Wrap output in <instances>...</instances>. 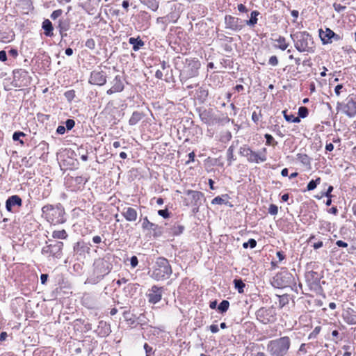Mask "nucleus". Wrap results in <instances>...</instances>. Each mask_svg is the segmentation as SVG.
Segmentation results:
<instances>
[{"mask_svg":"<svg viewBox=\"0 0 356 356\" xmlns=\"http://www.w3.org/2000/svg\"><path fill=\"white\" fill-rule=\"evenodd\" d=\"M114 257L113 254L108 253L102 258L95 259L93 263L92 274L87 279L86 282L96 284L102 280L113 269Z\"/></svg>","mask_w":356,"mask_h":356,"instance_id":"1","label":"nucleus"},{"mask_svg":"<svg viewBox=\"0 0 356 356\" xmlns=\"http://www.w3.org/2000/svg\"><path fill=\"white\" fill-rule=\"evenodd\" d=\"M175 65L180 72L179 76L181 82L197 76L201 65L197 58H186L184 60V58L179 56L175 58Z\"/></svg>","mask_w":356,"mask_h":356,"instance_id":"2","label":"nucleus"},{"mask_svg":"<svg viewBox=\"0 0 356 356\" xmlns=\"http://www.w3.org/2000/svg\"><path fill=\"white\" fill-rule=\"evenodd\" d=\"M42 213V216L51 224H63L66 221L65 209L60 203L43 206Z\"/></svg>","mask_w":356,"mask_h":356,"instance_id":"3","label":"nucleus"},{"mask_svg":"<svg viewBox=\"0 0 356 356\" xmlns=\"http://www.w3.org/2000/svg\"><path fill=\"white\" fill-rule=\"evenodd\" d=\"M291 345V339L288 336L270 340L266 345V350L270 356H285Z\"/></svg>","mask_w":356,"mask_h":356,"instance_id":"4","label":"nucleus"},{"mask_svg":"<svg viewBox=\"0 0 356 356\" xmlns=\"http://www.w3.org/2000/svg\"><path fill=\"white\" fill-rule=\"evenodd\" d=\"M172 273L171 266L168 260L164 257H159L150 273V277L156 280L168 279Z\"/></svg>","mask_w":356,"mask_h":356,"instance_id":"5","label":"nucleus"},{"mask_svg":"<svg viewBox=\"0 0 356 356\" xmlns=\"http://www.w3.org/2000/svg\"><path fill=\"white\" fill-rule=\"evenodd\" d=\"M266 148L261 149L259 152L252 150L248 146L243 145L240 147L239 153L241 156L247 158L251 163H259L266 161Z\"/></svg>","mask_w":356,"mask_h":356,"instance_id":"6","label":"nucleus"},{"mask_svg":"<svg viewBox=\"0 0 356 356\" xmlns=\"http://www.w3.org/2000/svg\"><path fill=\"white\" fill-rule=\"evenodd\" d=\"M337 110H341L347 117L353 118L356 115V95H349L344 102H337Z\"/></svg>","mask_w":356,"mask_h":356,"instance_id":"7","label":"nucleus"},{"mask_svg":"<svg viewBox=\"0 0 356 356\" xmlns=\"http://www.w3.org/2000/svg\"><path fill=\"white\" fill-rule=\"evenodd\" d=\"M293 284H295V280L293 275L286 270L277 273L272 280L273 286L278 289L289 287Z\"/></svg>","mask_w":356,"mask_h":356,"instance_id":"8","label":"nucleus"},{"mask_svg":"<svg viewBox=\"0 0 356 356\" xmlns=\"http://www.w3.org/2000/svg\"><path fill=\"white\" fill-rule=\"evenodd\" d=\"M255 315L257 319L264 325L273 323L276 321V312L273 307H261L256 312Z\"/></svg>","mask_w":356,"mask_h":356,"instance_id":"9","label":"nucleus"},{"mask_svg":"<svg viewBox=\"0 0 356 356\" xmlns=\"http://www.w3.org/2000/svg\"><path fill=\"white\" fill-rule=\"evenodd\" d=\"M13 85L15 87H24L29 86L32 81L29 72L24 69H16L13 72Z\"/></svg>","mask_w":356,"mask_h":356,"instance_id":"10","label":"nucleus"},{"mask_svg":"<svg viewBox=\"0 0 356 356\" xmlns=\"http://www.w3.org/2000/svg\"><path fill=\"white\" fill-rule=\"evenodd\" d=\"M106 73L99 68L91 72L88 82L92 85L102 86L106 83Z\"/></svg>","mask_w":356,"mask_h":356,"instance_id":"11","label":"nucleus"},{"mask_svg":"<svg viewBox=\"0 0 356 356\" xmlns=\"http://www.w3.org/2000/svg\"><path fill=\"white\" fill-rule=\"evenodd\" d=\"M319 37L321 38L323 44L332 43L333 42H339L341 40V36L336 34L333 31L329 28H326L325 31H319Z\"/></svg>","mask_w":356,"mask_h":356,"instance_id":"12","label":"nucleus"},{"mask_svg":"<svg viewBox=\"0 0 356 356\" xmlns=\"http://www.w3.org/2000/svg\"><path fill=\"white\" fill-rule=\"evenodd\" d=\"M164 289L162 286H158L156 285H154L149 289L148 293L147 294L148 298V301L152 304H156L162 298L163 293Z\"/></svg>","mask_w":356,"mask_h":356,"instance_id":"13","label":"nucleus"},{"mask_svg":"<svg viewBox=\"0 0 356 356\" xmlns=\"http://www.w3.org/2000/svg\"><path fill=\"white\" fill-rule=\"evenodd\" d=\"M201 121L207 124H213L216 120L212 109L199 108L197 109Z\"/></svg>","mask_w":356,"mask_h":356,"instance_id":"14","label":"nucleus"},{"mask_svg":"<svg viewBox=\"0 0 356 356\" xmlns=\"http://www.w3.org/2000/svg\"><path fill=\"white\" fill-rule=\"evenodd\" d=\"M124 78L122 75L118 74L111 82L112 86L106 91L107 95H112L116 92H122L124 88Z\"/></svg>","mask_w":356,"mask_h":356,"instance_id":"15","label":"nucleus"},{"mask_svg":"<svg viewBox=\"0 0 356 356\" xmlns=\"http://www.w3.org/2000/svg\"><path fill=\"white\" fill-rule=\"evenodd\" d=\"M22 206V200L18 195H13L6 201V209L8 212L13 213L16 208H20Z\"/></svg>","mask_w":356,"mask_h":356,"instance_id":"16","label":"nucleus"},{"mask_svg":"<svg viewBox=\"0 0 356 356\" xmlns=\"http://www.w3.org/2000/svg\"><path fill=\"white\" fill-rule=\"evenodd\" d=\"M142 227L144 229L152 230L154 231L153 236L154 237H159L163 234L164 232V227H159L158 225L151 222L147 217L143 218V221L142 223Z\"/></svg>","mask_w":356,"mask_h":356,"instance_id":"17","label":"nucleus"},{"mask_svg":"<svg viewBox=\"0 0 356 356\" xmlns=\"http://www.w3.org/2000/svg\"><path fill=\"white\" fill-rule=\"evenodd\" d=\"M73 250L75 255L85 258L86 254H90V248L83 241H81L74 244Z\"/></svg>","mask_w":356,"mask_h":356,"instance_id":"18","label":"nucleus"},{"mask_svg":"<svg viewBox=\"0 0 356 356\" xmlns=\"http://www.w3.org/2000/svg\"><path fill=\"white\" fill-rule=\"evenodd\" d=\"M225 22L226 27L232 30H240L243 26V21L241 19L231 15L226 16Z\"/></svg>","mask_w":356,"mask_h":356,"instance_id":"19","label":"nucleus"},{"mask_svg":"<svg viewBox=\"0 0 356 356\" xmlns=\"http://www.w3.org/2000/svg\"><path fill=\"white\" fill-rule=\"evenodd\" d=\"M167 227L164 228V232H167L170 236H179L183 233L184 230V226L175 222L174 223L165 224Z\"/></svg>","mask_w":356,"mask_h":356,"instance_id":"20","label":"nucleus"},{"mask_svg":"<svg viewBox=\"0 0 356 356\" xmlns=\"http://www.w3.org/2000/svg\"><path fill=\"white\" fill-rule=\"evenodd\" d=\"M307 280L309 286L312 290L318 293L320 292L321 291H323V289H321L320 286V280L318 278L317 273L312 272V273H310V275H308L307 277Z\"/></svg>","mask_w":356,"mask_h":356,"instance_id":"21","label":"nucleus"},{"mask_svg":"<svg viewBox=\"0 0 356 356\" xmlns=\"http://www.w3.org/2000/svg\"><path fill=\"white\" fill-rule=\"evenodd\" d=\"M186 194L191 197V204L192 206H197V204H202V200L204 199V193L200 191L188 190Z\"/></svg>","mask_w":356,"mask_h":356,"instance_id":"22","label":"nucleus"},{"mask_svg":"<svg viewBox=\"0 0 356 356\" xmlns=\"http://www.w3.org/2000/svg\"><path fill=\"white\" fill-rule=\"evenodd\" d=\"M95 332L99 337H106L111 332V325L106 321H100Z\"/></svg>","mask_w":356,"mask_h":356,"instance_id":"23","label":"nucleus"},{"mask_svg":"<svg viewBox=\"0 0 356 356\" xmlns=\"http://www.w3.org/2000/svg\"><path fill=\"white\" fill-rule=\"evenodd\" d=\"M51 243V257L60 259L62 257V250L63 248V243L61 241L49 240Z\"/></svg>","mask_w":356,"mask_h":356,"instance_id":"24","label":"nucleus"},{"mask_svg":"<svg viewBox=\"0 0 356 356\" xmlns=\"http://www.w3.org/2000/svg\"><path fill=\"white\" fill-rule=\"evenodd\" d=\"M342 318L345 323L351 325H356V313L350 308L345 310L342 314Z\"/></svg>","mask_w":356,"mask_h":356,"instance_id":"25","label":"nucleus"},{"mask_svg":"<svg viewBox=\"0 0 356 356\" xmlns=\"http://www.w3.org/2000/svg\"><path fill=\"white\" fill-rule=\"evenodd\" d=\"M122 215L127 221L133 222L136 220L138 213L133 207H125L122 211Z\"/></svg>","mask_w":356,"mask_h":356,"instance_id":"26","label":"nucleus"},{"mask_svg":"<svg viewBox=\"0 0 356 356\" xmlns=\"http://www.w3.org/2000/svg\"><path fill=\"white\" fill-rule=\"evenodd\" d=\"M323 239L324 238L322 237V240H321V236L320 235L312 234L309 236V238L307 239V243L309 244L312 243V246L313 247V248L314 250H318V249L323 247V245H324Z\"/></svg>","mask_w":356,"mask_h":356,"instance_id":"27","label":"nucleus"},{"mask_svg":"<svg viewBox=\"0 0 356 356\" xmlns=\"http://www.w3.org/2000/svg\"><path fill=\"white\" fill-rule=\"evenodd\" d=\"M296 38L298 39V42H300V44L307 45L310 43H313L312 36L306 32H300L297 33Z\"/></svg>","mask_w":356,"mask_h":356,"instance_id":"28","label":"nucleus"},{"mask_svg":"<svg viewBox=\"0 0 356 356\" xmlns=\"http://www.w3.org/2000/svg\"><path fill=\"white\" fill-rule=\"evenodd\" d=\"M42 28L44 30V33L47 36L53 35L54 27H53L51 22L49 19H46L43 21L42 24Z\"/></svg>","mask_w":356,"mask_h":356,"instance_id":"29","label":"nucleus"},{"mask_svg":"<svg viewBox=\"0 0 356 356\" xmlns=\"http://www.w3.org/2000/svg\"><path fill=\"white\" fill-rule=\"evenodd\" d=\"M144 117V114L143 113H140L139 111H134L129 120V124L130 126H134L136 125L139 121H140Z\"/></svg>","mask_w":356,"mask_h":356,"instance_id":"30","label":"nucleus"},{"mask_svg":"<svg viewBox=\"0 0 356 356\" xmlns=\"http://www.w3.org/2000/svg\"><path fill=\"white\" fill-rule=\"evenodd\" d=\"M141 3L145 5L152 11H156L159 6V0H139Z\"/></svg>","mask_w":356,"mask_h":356,"instance_id":"31","label":"nucleus"},{"mask_svg":"<svg viewBox=\"0 0 356 356\" xmlns=\"http://www.w3.org/2000/svg\"><path fill=\"white\" fill-rule=\"evenodd\" d=\"M208 90L203 87H200L196 91V97L201 102H204L208 97Z\"/></svg>","mask_w":356,"mask_h":356,"instance_id":"32","label":"nucleus"},{"mask_svg":"<svg viewBox=\"0 0 356 356\" xmlns=\"http://www.w3.org/2000/svg\"><path fill=\"white\" fill-rule=\"evenodd\" d=\"M260 15V13L257 10H254L250 14V18L249 20H246V25L253 27L257 23V17Z\"/></svg>","mask_w":356,"mask_h":356,"instance_id":"33","label":"nucleus"},{"mask_svg":"<svg viewBox=\"0 0 356 356\" xmlns=\"http://www.w3.org/2000/svg\"><path fill=\"white\" fill-rule=\"evenodd\" d=\"M297 160L299 161L301 163H302L305 166L310 167L311 165V159L306 154H298Z\"/></svg>","mask_w":356,"mask_h":356,"instance_id":"34","label":"nucleus"},{"mask_svg":"<svg viewBox=\"0 0 356 356\" xmlns=\"http://www.w3.org/2000/svg\"><path fill=\"white\" fill-rule=\"evenodd\" d=\"M225 198L228 199L229 195L227 194L222 195V196H217L211 200L212 204H226L227 205L229 202Z\"/></svg>","mask_w":356,"mask_h":356,"instance_id":"35","label":"nucleus"},{"mask_svg":"<svg viewBox=\"0 0 356 356\" xmlns=\"http://www.w3.org/2000/svg\"><path fill=\"white\" fill-rule=\"evenodd\" d=\"M122 315L124 321H127L129 325H133L136 323V316L131 314L130 312L124 311Z\"/></svg>","mask_w":356,"mask_h":356,"instance_id":"36","label":"nucleus"},{"mask_svg":"<svg viewBox=\"0 0 356 356\" xmlns=\"http://www.w3.org/2000/svg\"><path fill=\"white\" fill-rule=\"evenodd\" d=\"M58 28L60 30V34L63 35V33L67 31L70 28L69 21L67 19H60Z\"/></svg>","mask_w":356,"mask_h":356,"instance_id":"37","label":"nucleus"},{"mask_svg":"<svg viewBox=\"0 0 356 356\" xmlns=\"http://www.w3.org/2000/svg\"><path fill=\"white\" fill-rule=\"evenodd\" d=\"M234 284L235 289L238 291L239 293H242L244 292V288L245 286V284L241 279H234Z\"/></svg>","mask_w":356,"mask_h":356,"instance_id":"38","label":"nucleus"},{"mask_svg":"<svg viewBox=\"0 0 356 356\" xmlns=\"http://www.w3.org/2000/svg\"><path fill=\"white\" fill-rule=\"evenodd\" d=\"M229 307V302L227 300H223L218 306V310L220 314H224L227 312Z\"/></svg>","mask_w":356,"mask_h":356,"instance_id":"39","label":"nucleus"},{"mask_svg":"<svg viewBox=\"0 0 356 356\" xmlns=\"http://www.w3.org/2000/svg\"><path fill=\"white\" fill-rule=\"evenodd\" d=\"M321 177H317L316 179H312L307 186V191H313L321 183Z\"/></svg>","mask_w":356,"mask_h":356,"instance_id":"40","label":"nucleus"},{"mask_svg":"<svg viewBox=\"0 0 356 356\" xmlns=\"http://www.w3.org/2000/svg\"><path fill=\"white\" fill-rule=\"evenodd\" d=\"M52 236L54 238L65 239L67 237V234L65 229L57 230L53 232Z\"/></svg>","mask_w":356,"mask_h":356,"instance_id":"41","label":"nucleus"},{"mask_svg":"<svg viewBox=\"0 0 356 356\" xmlns=\"http://www.w3.org/2000/svg\"><path fill=\"white\" fill-rule=\"evenodd\" d=\"M234 148L232 145H231L227 151V159L228 162V165H231L232 161L234 160Z\"/></svg>","mask_w":356,"mask_h":356,"instance_id":"42","label":"nucleus"},{"mask_svg":"<svg viewBox=\"0 0 356 356\" xmlns=\"http://www.w3.org/2000/svg\"><path fill=\"white\" fill-rule=\"evenodd\" d=\"M264 138H266V145H273L275 146L277 145V142H276L274 138L269 134H266L264 135Z\"/></svg>","mask_w":356,"mask_h":356,"instance_id":"43","label":"nucleus"},{"mask_svg":"<svg viewBox=\"0 0 356 356\" xmlns=\"http://www.w3.org/2000/svg\"><path fill=\"white\" fill-rule=\"evenodd\" d=\"M25 136L26 134L22 131H15L13 134V140L14 141H19L22 145H23L24 143V141L22 140H20L19 138L22 136L24 137Z\"/></svg>","mask_w":356,"mask_h":356,"instance_id":"44","label":"nucleus"},{"mask_svg":"<svg viewBox=\"0 0 356 356\" xmlns=\"http://www.w3.org/2000/svg\"><path fill=\"white\" fill-rule=\"evenodd\" d=\"M64 96L67 100L68 102L71 103L72 101L74 99L76 95H75V90H69L64 93Z\"/></svg>","mask_w":356,"mask_h":356,"instance_id":"45","label":"nucleus"},{"mask_svg":"<svg viewBox=\"0 0 356 356\" xmlns=\"http://www.w3.org/2000/svg\"><path fill=\"white\" fill-rule=\"evenodd\" d=\"M332 336L333 339H332L335 343H338L339 341L343 339V336L339 332L338 330H334L332 332Z\"/></svg>","mask_w":356,"mask_h":356,"instance_id":"46","label":"nucleus"},{"mask_svg":"<svg viewBox=\"0 0 356 356\" xmlns=\"http://www.w3.org/2000/svg\"><path fill=\"white\" fill-rule=\"evenodd\" d=\"M257 246V241L254 238H250L247 242L243 243V248L246 249L248 248H254Z\"/></svg>","mask_w":356,"mask_h":356,"instance_id":"47","label":"nucleus"},{"mask_svg":"<svg viewBox=\"0 0 356 356\" xmlns=\"http://www.w3.org/2000/svg\"><path fill=\"white\" fill-rule=\"evenodd\" d=\"M297 49L298 52H313L314 49L312 47L309 46H294Z\"/></svg>","mask_w":356,"mask_h":356,"instance_id":"48","label":"nucleus"},{"mask_svg":"<svg viewBox=\"0 0 356 356\" xmlns=\"http://www.w3.org/2000/svg\"><path fill=\"white\" fill-rule=\"evenodd\" d=\"M308 114H309V111H308V108L307 107H305V106H300L298 108V115L301 118H306L308 115Z\"/></svg>","mask_w":356,"mask_h":356,"instance_id":"49","label":"nucleus"},{"mask_svg":"<svg viewBox=\"0 0 356 356\" xmlns=\"http://www.w3.org/2000/svg\"><path fill=\"white\" fill-rule=\"evenodd\" d=\"M51 243L47 242V245L44 246L42 249V254L51 257Z\"/></svg>","mask_w":356,"mask_h":356,"instance_id":"50","label":"nucleus"},{"mask_svg":"<svg viewBox=\"0 0 356 356\" xmlns=\"http://www.w3.org/2000/svg\"><path fill=\"white\" fill-rule=\"evenodd\" d=\"M321 330V327L320 326L316 327L313 331L309 334L308 339H312L316 338L318 334H319L320 331Z\"/></svg>","mask_w":356,"mask_h":356,"instance_id":"51","label":"nucleus"},{"mask_svg":"<svg viewBox=\"0 0 356 356\" xmlns=\"http://www.w3.org/2000/svg\"><path fill=\"white\" fill-rule=\"evenodd\" d=\"M146 356H154V351L152 347L149 346L147 343L144 344Z\"/></svg>","mask_w":356,"mask_h":356,"instance_id":"52","label":"nucleus"},{"mask_svg":"<svg viewBox=\"0 0 356 356\" xmlns=\"http://www.w3.org/2000/svg\"><path fill=\"white\" fill-rule=\"evenodd\" d=\"M65 128L67 130L70 131L74 128L75 126V121L73 119H67L65 122Z\"/></svg>","mask_w":356,"mask_h":356,"instance_id":"53","label":"nucleus"},{"mask_svg":"<svg viewBox=\"0 0 356 356\" xmlns=\"http://www.w3.org/2000/svg\"><path fill=\"white\" fill-rule=\"evenodd\" d=\"M74 181L76 184L83 186L88 181V179L82 176H78L74 178Z\"/></svg>","mask_w":356,"mask_h":356,"instance_id":"54","label":"nucleus"},{"mask_svg":"<svg viewBox=\"0 0 356 356\" xmlns=\"http://www.w3.org/2000/svg\"><path fill=\"white\" fill-rule=\"evenodd\" d=\"M129 42L130 43V44H144V42L139 37L130 38L129 39Z\"/></svg>","mask_w":356,"mask_h":356,"instance_id":"55","label":"nucleus"},{"mask_svg":"<svg viewBox=\"0 0 356 356\" xmlns=\"http://www.w3.org/2000/svg\"><path fill=\"white\" fill-rule=\"evenodd\" d=\"M268 213L270 215L275 216L278 213V207L275 204H270L268 208Z\"/></svg>","mask_w":356,"mask_h":356,"instance_id":"56","label":"nucleus"},{"mask_svg":"<svg viewBox=\"0 0 356 356\" xmlns=\"http://www.w3.org/2000/svg\"><path fill=\"white\" fill-rule=\"evenodd\" d=\"M158 214L163 218H168L170 217V212L168 209L159 210Z\"/></svg>","mask_w":356,"mask_h":356,"instance_id":"57","label":"nucleus"},{"mask_svg":"<svg viewBox=\"0 0 356 356\" xmlns=\"http://www.w3.org/2000/svg\"><path fill=\"white\" fill-rule=\"evenodd\" d=\"M63 10L61 9L56 10L51 14V18L53 20H56L57 18L61 16Z\"/></svg>","mask_w":356,"mask_h":356,"instance_id":"58","label":"nucleus"},{"mask_svg":"<svg viewBox=\"0 0 356 356\" xmlns=\"http://www.w3.org/2000/svg\"><path fill=\"white\" fill-rule=\"evenodd\" d=\"M282 113H283L284 118L286 121H287L289 122H292L293 118L294 116L293 114L288 113L286 110L283 111Z\"/></svg>","mask_w":356,"mask_h":356,"instance_id":"59","label":"nucleus"},{"mask_svg":"<svg viewBox=\"0 0 356 356\" xmlns=\"http://www.w3.org/2000/svg\"><path fill=\"white\" fill-rule=\"evenodd\" d=\"M334 188L332 186H330L325 192H322L321 197H332V195L331 193L332 192Z\"/></svg>","mask_w":356,"mask_h":356,"instance_id":"60","label":"nucleus"},{"mask_svg":"<svg viewBox=\"0 0 356 356\" xmlns=\"http://www.w3.org/2000/svg\"><path fill=\"white\" fill-rule=\"evenodd\" d=\"M261 118V113L260 112L257 113L256 111H254L252 114V120L256 124L258 123Z\"/></svg>","mask_w":356,"mask_h":356,"instance_id":"61","label":"nucleus"},{"mask_svg":"<svg viewBox=\"0 0 356 356\" xmlns=\"http://www.w3.org/2000/svg\"><path fill=\"white\" fill-rule=\"evenodd\" d=\"M8 55L10 58H15L18 56V51L15 49H10L8 51Z\"/></svg>","mask_w":356,"mask_h":356,"instance_id":"62","label":"nucleus"},{"mask_svg":"<svg viewBox=\"0 0 356 356\" xmlns=\"http://www.w3.org/2000/svg\"><path fill=\"white\" fill-rule=\"evenodd\" d=\"M333 8H334V10H336L339 13L345 10V9L346 8V7L345 6H342V5H341L339 3H333Z\"/></svg>","mask_w":356,"mask_h":356,"instance_id":"63","label":"nucleus"},{"mask_svg":"<svg viewBox=\"0 0 356 356\" xmlns=\"http://www.w3.org/2000/svg\"><path fill=\"white\" fill-rule=\"evenodd\" d=\"M279 306L282 308L288 302V299L285 296H279Z\"/></svg>","mask_w":356,"mask_h":356,"instance_id":"64","label":"nucleus"}]
</instances>
